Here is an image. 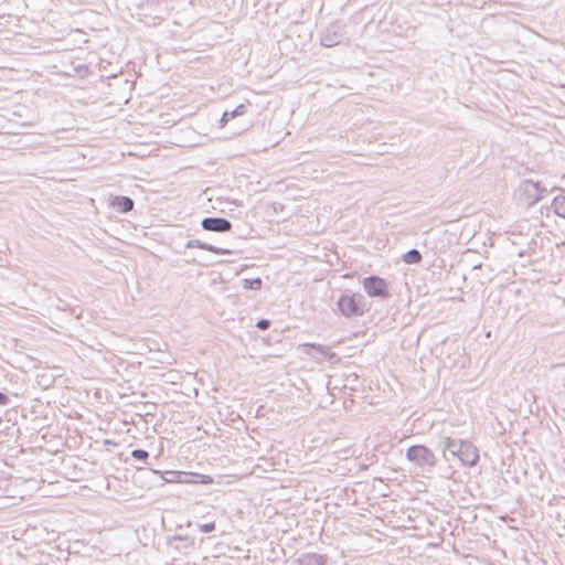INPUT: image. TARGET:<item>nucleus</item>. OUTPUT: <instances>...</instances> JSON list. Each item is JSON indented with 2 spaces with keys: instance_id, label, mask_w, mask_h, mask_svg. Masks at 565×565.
<instances>
[{
  "instance_id": "nucleus-1",
  "label": "nucleus",
  "mask_w": 565,
  "mask_h": 565,
  "mask_svg": "<svg viewBox=\"0 0 565 565\" xmlns=\"http://www.w3.org/2000/svg\"><path fill=\"white\" fill-rule=\"evenodd\" d=\"M546 193L547 189L539 181L525 179L519 183L514 192V199L520 205L532 207L540 202Z\"/></svg>"
},
{
  "instance_id": "nucleus-2",
  "label": "nucleus",
  "mask_w": 565,
  "mask_h": 565,
  "mask_svg": "<svg viewBox=\"0 0 565 565\" xmlns=\"http://www.w3.org/2000/svg\"><path fill=\"white\" fill-rule=\"evenodd\" d=\"M337 307L345 318L360 317L365 311L364 297L361 294H343L339 298Z\"/></svg>"
},
{
  "instance_id": "nucleus-3",
  "label": "nucleus",
  "mask_w": 565,
  "mask_h": 565,
  "mask_svg": "<svg viewBox=\"0 0 565 565\" xmlns=\"http://www.w3.org/2000/svg\"><path fill=\"white\" fill-rule=\"evenodd\" d=\"M406 458L422 469L431 470L437 463L434 452L424 445L409 447L406 451Z\"/></svg>"
},
{
  "instance_id": "nucleus-4",
  "label": "nucleus",
  "mask_w": 565,
  "mask_h": 565,
  "mask_svg": "<svg viewBox=\"0 0 565 565\" xmlns=\"http://www.w3.org/2000/svg\"><path fill=\"white\" fill-rule=\"evenodd\" d=\"M363 288L370 297H379L385 299L390 296L387 282L377 276H369L363 279Z\"/></svg>"
},
{
  "instance_id": "nucleus-5",
  "label": "nucleus",
  "mask_w": 565,
  "mask_h": 565,
  "mask_svg": "<svg viewBox=\"0 0 565 565\" xmlns=\"http://www.w3.org/2000/svg\"><path fill=\"white\" fill-rule=\"evenodd\" d=\"M302 347L306 349L307 354H310L308 349L315 350V353L311 354V356L318 362L330 361L331 363H338L340 360L338 355L327 345L318 343H305Z\"/></svg>"
},
{
  "instance_id": "nucleus-6",
  "label": "nucleus",
  "mask_w": 565,
  "mask_h": 565,
  "mask_svg": "<svg viewBox=\"0 0 565 565\" xmlns=\"http://www.w3.org/2000/svg\"><path fill=\"white\" fill-rule=\"evenodd\" d=\"M342 38L341 26L337 23H332L321 33L320 43L326 47H332L338 45L342 41Z\"/></svg>"
},
{
  "instance_id": "nucleus-7",
  "label": "nucleus",
  "mask_w": 565,
  "mask_h": 565,
  "mask_svg": "<svg viewBox=\"0 0 565 565\" xmlns=\"http://www.w3.org/2000/svg\"><path fill=\"white\" fill-rule=\"evenodd\" d=\"M203 230L211 232H230L232 230V223L223 217H205L201 223Z\"/></svg>"
},
{
  "instance_id": "nucleus-8",
  "label": "nucleus",
  "mask_w": 565,
  "mask_h": 565,
  "mask_svg": "<svg viewBox=\"0 0 565 565\" xmlns=\"http://www.w3.org/2000/svg\"><path fill=\"white\" fill-rule=\"evenodd\" d=\"M458 458L463 465L472 467L479 460L478 449L470 441L465 440Z\"/></svg>"
},
{
  "instance_id": "nucleus-9",
  "label": "nucleus",
  "mask_w": 565,
  "mask_h": 565,
  "mask_svg": "<svg viewBox=\"0 0 565 565\" xmlns=\"http://www.w3.org/2000/svg\"><path fill=\"white\" fill-rule=\"evenodd\" d=\"M463 441L465 440L452 439L450 437H444L441 439V444H440V446L443 448L444 457L447 458V452H449L451 456L458 458Z\"/></svg>"
},
{
  "instance_id": "nucleus-10",
  "label": "nucleus",
  "mask_w": 565,
  "mask_h": 565,
  "mask_svg": "<svg viewBox=\"0 0 565 565\" xmlns=\"http://www.w3.org/2000/svg\"><path fill=\"white\" fill-rule=\"evenodd\" d=\"M186 247L188 248H200V249L209 250V252H212V253H215V254H220V255H231L232 254V250H230L227 248L216 247L214 245H211V244H207V243H203L200 239H191V241H189L186 243Z\"/></svg>"
},
{
  "instance_id": "nucleus-11",
  "label": "nucleus",
  "mask_w": 565,
  "mask_h": 565,
  "mask_svg": "<svg viewBox=\"0 0 565 565\" xmlns=\"http://www.w3.org/2000/svg\"><path fill=\"white\" fill-rule=\"evenodd\" d=\"M109 205L116 207L120 213H128L134 209V200L129 196H113L110 199Z\"/></svg>"
},
{
  "instance_id": "nucleus-12",
  "label": "nucleus",
  "mask_w": 565,
  "mask_h": 565,
  "mask_svg": "<svg viewBox=\"0 0 565 565\" xmlns=\"http://www.w3.org/2000/svg\"><path fill=\"white\" fill-rule=\"evenodd\" d=\"M245 113H246V106H245V105H243V104L238 105V106H237L234 110H232V111H228V110L224 111V113H223V116H222V118H221V120H220L221 127H224V126L226 125V122H227L228 120H231L232 118H234V117H236V116H242V115H244Z\"/></svg>"
},
{
  "instance_id": "nucleus-13",
  "label": "nucleus",
  "mask_w": 565,
  "mask_h": 565,
  "mask_svg": "<svg viewBox=\"0 0 565 565\" xmlns=\"http://www.w3.org/2000/svg\"><path fill=\"white\" fill-rule=\"evenodd\" d=\"M552 209L556 215L565 218V198L564 196H555L552 202Z\"/></svg>"
},
{
  "instance_id": "nucleus-14",
  "label": "nucleus",
  "mask_w": 565,
  "mask_h": 565,
  "mask_svg": "<svg viewBox=\"0 0 565 565\" xmlns=\"http://www.w3.org/2000/svg\"><path fill=\"white\" fill-rule=\"evenodd\" d=\"M301 565H323V558L317 554L303 555L300 559Z\"/></svg>"
},
{
  "instance_id": "nucleus-15",
  "label": "nucleus",
  "mask_w": 565,
  "mask_h": 565,
  "mask_svg": "<svg viewBox=\"0 0 565 565\" xmlns=\"http://www.w3.org/2000/svg\"><path fill=\"white\" fill-rule=\"evenodd\" d=\"M404 262L406 264H416V263H419L420 259H422V255L420 253L413 248V249H409L405 255H404Z\"/></svg>"
},
{
  "instance_id": "nucleus-16",
  "label": "nucleus",
  "mask_w": 565,
  "mask_h": 565,
  "mask_svg": "<svg viewBox=\"0 0 565 565\" xmlns=\"http://www.w3.org/2000/svg\"><path fill=\"white\" fill-rule=\"evenodd\" d=\"M262 279L260 278H254V279H243L242 285L244 289H253V290H259L262 288Z\"/></svg>"
},
{
  "instance_id": "nucleus-17",
  "label": "nucleus",
  "mask_w": 565,
  "mask_h": 565,
  "mask_svg": "<svg viewBox=\"0 0 565 565\" xmlns=\"http://www.w3.org/2000/svg\"><path fill=\"white\" fill-rule=\"evenodd\" d=\"M131 456L137 460L146 461L149 457V454L143 449H134L131 451Z\"/></svg>"
},
{
  "instance_id": "nucleus-18",
  "label": "nucleus",
  "mask_w": 565,
  "mask_h": 565,
  "mask_svg": "<svg viewBox=\"0 0 565 565\" xmlns=\"http://www.w3.org/2000/svg\"><path fill=\"white\" fill-rule=\"evenodd\" d=\"M270 326V321L267 319H260L257 321L256 327L260 330H267Z\"/></svg>"
},
{
  "instance_id": "nucleus-19",
  "label": "nucleus",
  "mask_w": 565,
  "mask_h": 565,
  "mask_svg": "<svg viewBox=\"0 0 565 565\" xmlns=\"http://www.w3.org/2000/svg\"><path fill=\"white\" fill-rule=\"evenodd\" d=\"M214 529H215V524H214L213 522H211V523H205V524L200 525V530H201L203 533H210V532H212Z\"/></svg>"
},
{
  "instance_id": "nucleus-20",
  "label": "nucleus",
  "mask_w": 565,
  "mask_h": 565,
  "mask_svg": "<svg viewBox=\"0 0 565 565\" xmlns=\"http://www.w3.org/2000/svg\"><path fill=\"white\" fill-rule=\"evenodd\" d=\"M10 403V398L2 392H0V405H8Z\"/></svg>"
}]
</instances>
